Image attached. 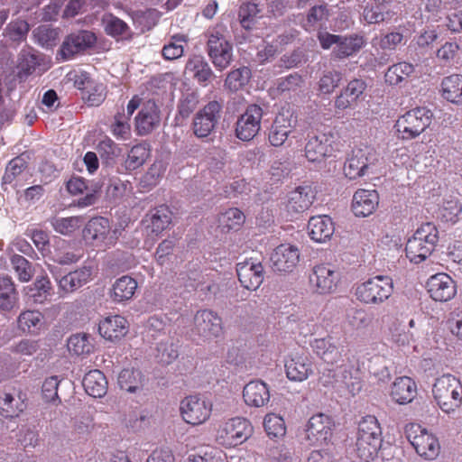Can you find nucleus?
<instances>
[{
  "label": "nucleus",
  "mask_w": 462,
  "mask_h": 462,
  "mask_svg": "<svg viewBox=\"0 0 462 462\" xmlns=\"http://www.w3.org/2000/svg\"><path fill=\"white\" fill-rule=\"evenodd\" d=\"M212 404L206 399L190 395L180 402V412L183 420L191 425L204 423L210 416Z\"/></svg>",
  "instance_id": "obj_13"
},
{
  "label": "nucleus",
  "mask_w": 462,
  "mask_h": 462,
  "mask_svg": "<svg viewBox=\"0 0 462 462\" xmlns=\"http://www.w3.org/2000/svg\"><path fill=\"white\" fill-rule=\"evenodd\" d=\"M243 397L249 406L263 407L270 401V390L263 381H251L244 387Z\"/></svg>",
  "instance_id": "obj_29"
},
{
  "label": "nucleus",
  "mask_w": 462,
  "mask_h": 462,
  "mask_svg": "<svg viewBox=\"0 0 462 462\" xmlns=\"http://www.w3.org/2000/svg\"><path fill=\"white\" fill-rule=\"evenodd\" d=\"M245 217L244 213L236 208H228L219 216V225L222 229L230 231L237 230L244 223Z\"/></svg>",
  "instance_id": "obj_50"
},
{
  "label": "nucleus",
  "mask_w": 462,
  "mask_h": 462,
  "mask_svg": "<svg viewBox=\"0 0 462 462\" xmlns=\"http://www.w3.org/2000/svg\"><path fill=\"white\" fill-rule=\"evenodd\" d=\"M149 157V150L145 144H137L131 148L125 160V168L129 171L141 167Z\"/></svg>",
  "instance_id": "obj_54"
},
{
  "label": "nucleus",
  "mask_w": 462,
  "mask_h": 462,
  "mask_svg": "<svg viewBox=\"0 0 462 462\" xmlns=\"http://www.w3.org/2000/svg\"><path fill=\"white\" fill-rule=\"evenodd\" d=\"M83 237L95 246L109 247L116 243V232L111 229L109 220L106 217L90 219L83 229Z\"/></svg>",
  "instance_id": "obj_11"
},
{
  "label": "nucleus",
  "mask_w": 462,
  "mask_h": 462,
  "mask_svg": "<svg viewBox=\"0 0 462 462\" xmlns=\"http://www.w3.org/2000/svg\"><path fill=\"white\" fill-rule=\"evenodd\" d=\"M297 125V117L290 109H282L279 112L269 130L268 139L273 146L280 147L288 139L289 135Z\"/></svg>",
  "instance_id": "obj_15"
},
{
  "label": "nucleus",
  "mask_w": 462,
  "mask_h": 462,
  "mask_svg": "<svg viewBox=\"0 0 462 462\" xmlns=\"http://www.w3.org/2000/svg\"><path fill=\"white\" fill-rule=\"evenodd\" d=\"M372 316L362 309L351 310L347 314V322L355 329L366 328L372 323Z\"/></svg>",
  "instance_id": "obj_58"
},
{
  "label": "nucleus",
  "mask_w": 462,
  "mask_h": 462,
  "mask_svg": "<svg viewBox=\"0 0 462 462\" xmlns=\"http://www.w3.org/2000/svg\"><path fill=\"white\" fill-rule=\"evenodd\" d=\"M186 71L204 86L208 84L213 77V71L206 61L205 58L200 55H194L189 59L186 64Z\"/></svg>",
  "instance_id": "obj_40"
},
{
  "label": "nucleus",
  "mask_w": 462,
  "mask_h": 462,
  "mask_svg": "<svg viewBox=\"0 0 462 462\" xmlns=\"http://www.w3.org/2000/svg\"><path fill=\"white\" fill-rule=\"evenodd\" d=\"M252 433L249 420L236 417L224 423L218 430V438L226 446H237L245 442Z\"/></svg>",
  "instance_id": "obj_16"
},
{
  "label": "nucleus",
  "mask_w": 462,
  "mask_h": 462,
  "mask_svg": "<svg viewBox=\"0 0 462 462\" xmlns=\"http://www.w3.org/2000/svg\"><path fill=\"white\" fill-rule=\"evenodd\" d=\"M98 331L108 340L120 339L128 332L127 320L120 315L106 317L99 322Z\"/></svg>",
  "instance_id": "obj_33"
},
{
  "label": "nucleus",
  "mask_w": 462,
  "mask_h": 462,
  "mask_svg": "<svg viewBox=\"0 0 462 462\" xmlns=\"http://www.w3.org/2000/svg\"><path fill=\"white\" fill-rule=\"evenodd\" d=\"M356 453L365 462L373 460L382 445V430L377 419L368 415L358 425Z\"/></svg>",
  "instance_id": "obj_2"
},
{
  "label": "nucleus",
  "mask_w": 462,
  "mask_h": 462,
  "mask_svg": "<svg viewBox=\"0 0 462 462\" xmlns=\"http://www.w3.org/2000/svg\"><path fill=\"white\" fill-rule=\"evenodd\" d=\"M188 42V38L184 34L172 35L168 43H166L162 50V55L167 60H174L183 56L184 44Z\"/></svg>",
  "instance_id": "obj_48"
},
{
  "label": "nucleus",
  "mask_w": 462,
  "mask_h": 462,
  "mask_svg": "<svg viewBox=\"0 0 462 462\" xmlns=\"http://www.w3.org/2000/svg\"><path fill=\"white\" fill-rule=\"evenodd\" d=\"M45 324L43 314L36 310H24L16 319L17 329L23 334L39 335Z\"/></svg>",
  "instance_id": "obj_30"
},
{
  "label": "nucleus",
  "mask_w": 462,
  "mask_h": 462,
  "mask_svg": "<svg viewBox=\"0 0 462 462\" xmlns=\"http://www.w3.org/2000/svg\"><path fill=\"white\" fill-rule=\"evenodd\" d=\"M137 286V282L134 278L124 275L114 282L110 296L115 302L127 301L134 295Z\"/></svg>",
  "instance_id": "obj_37"
},
{
  "label": "nucleus",
  "mask_w": 462,
  "mask_h": 462,
  "mask_svg": "<svg viewBox=\"0 0 462 462\" xmlns=\"http://www.w3.org/2000/svg\"><path fill=\"white\" fill-rule=\"evenodd\" d=\"M438 240L439 231L435 225H421L406 243V256L411 262L420 263L432 254Z\"/></svg>",
  "instance_id": "obj_3"
},
{
  "label": "nucleus",
  "mask_w": 462,
  "mask_h": 462,
  "mask_svg": "<svg viewBox=\"0 0 462 462\" xmlns=\"http://www.w3.org/2000/svg\"><path fill=\"white\" fill-rule=\"evenodd\" d=\"M42 58L33 51H22L18 58V74L20 77H28L41 66Z\"/></svg>",
  "instance_id": "obj_45"
},
{
  "label": "nucleus",
  "mask_w": 462,
  "mask_h": 462,
  "mask_svg": "<svg viewBox=\"0 0 462 462\" xmlns=\"http://www.w3.org/2000/svg\"><path fill=\"white\" fill-rule=\"evenodd\" d=\"M427 289L434 300L441 302L451 300L457 292L455 282L444 273L430 276L427 282Z\"/></svg>",
  "instance_id": "obj_21"
},
{
  "label": "nucleus",
  "mask_w": 462,
  "mask_h": 462,
  "mask_svg": "<svg viewBox=\"0 0 462 462\" xmlns=\"http://www.w3.org/2000/svg\"><path fill=\"white\" fill-rule=\"evenodd\" d=\"M433 113L425 106H418L401 116L395 128L402 140H411L420 135L431 124Z\"/></svg>",
  "instance_id": "obj_4"
},
{
  "label": "nucleus",
  "mask_w": 462,
  "mask_h": 462,
  "mask_svg": "<svg viewBox=\"0 0 462 462\" xmlns=\"http://www.w3.org/2000/svg\"><path fill=\"white\" fill-rule=\"evenodd\" d=\"M462 212V205L457 199H445L439 208V217L445 222L456 223Z\"/></svg>",
  "instance_id": "obj_53"
},
{
  "label": "nucleus",
  "mask_w": 462,
  "mask_h": 462,
  "mask_svg": "<svg viewBox=\"0 0 462 462\" xmlns=\"http://www.w3.org/2000/svg\"><path fill=\"white\" fill-rule=\"evenodd\" d=\"M29 29V24L26 21L18 19L7 24L4 34L11 41L18 42L26 36Z\"/></svg>",
  "instance_id": "obj_57"
},
{
  "label": "nucleus",
  "mask_w": 462,
  "mask_h": 462,
  "mask_svg": "<svg viewBox=\"0 0 462 462\" xmlns=\"http://www.w3.org/2000/svg\"><path fill=\"white\" fill-rule=\"evenodd\" d=\"M415 73V67L409 62L402 61L392 65L385 72V81L393 86L407 82Z\"/></svg>",
  "instance_id": "obj_43"
},
{
  "label": "nucleus",
  "mask_w": 462,
  "mask_h": 462,
  "mask_svg": "<svg viewBox=\"0 0 462 462\" xmlns=\"http://www.w3.org/2000/svg\"><path fill=\"white\" fill-rule=\"evenodd\" d=\"M325 374L321 377L324 385L331 384L338 391H345L351 395L360 392L362 385L359 372L352 365H342L333 373V380H324Z\"/></svg>",
  "instance_id": "obj_12"
},
{
  "label": "nucleus",
  "mask_w": 462,
  "mask_h": 462,
  "mask_svg": "<svg viewBox=\"0 0 462 462\" xmlns=\"http://www.w3.org/2000/svg\"><path fill=\"white\" fill-rule=\"evenodd\" d=\"M441 95L448 102L462 105V76L453 74L444 78L441 82Z\"/></svg>",
  "instance_id": "obj_41"
},
{
  "label": "nucleus",
  "mask_w": 462,
  "mask_h": 462,
  "mask_svg": "<svg viewBox=\"0 0 462 462\" xmlns=\"http://www.w3.org/2000/svg\"><path fill=\"white\" fill-rule=\"evenodd\" d=\"M405 433L408 440L416 450L417 454L427 459H435L440 452V445L438 439L419 424L406 426Z\"/></svg>",
  "instance_id": "obj_8"
},
{
  "label": "nucleus",
  "mask_w": 462,
  "mask_h": 462,
  "mask_svg": "<svg viewBox=\"0 0 462 462\" xmlns=\"http://www.w3.org/2000/svg\"><path fill=\"white\" fill-rule=\"evenodd\" d=\"M163 166L161 162H154L142 177L140 185L142 188L150 189L159 182L163 174Z\"/></svg>",
  "instance_id": "obj_59"
},
{
  "label": "nucleus",
  "mask_w": 462,
  "mask_h": 462,
  "mask_svg": "<svg viewBox=\"0 0 462 462\" xmlns=\"http://www.w3.org/2000/svg\"><path fill=\"white\" fill-rule=\"evenodd\" d=\"M24 396L20 392L4 393L0 396V414L5 418H16L26 409Z\"/></svg>",
  "instance_id": "obj_34"
},
{
  "label": "nucleus",
  "mask_w": 462,
  "mask_h": 462,
  "mask_svg": "<svg viewBox=\"0 0 462 462\" xmlns=\"http://www.w3.org/2000/svg\"><path fill=\"white\" fill-rule=\"evenodd\" d=\"M251 78V70L242 67L230 71L225 80V87L230 91H237L245 87Z\"/></svg>",
  "instance_id": "obj_51"
},
{
  "label": "nucleus",
  "mask_w": 462,
  "mask_h": 462,
  "mask_svg": "<svg viewBox=\"0 0 462 462\" xmlns=\"http://www.w3.org/2000/svg\"><path fill=\"white\" fill-rule=\"evenodd\" d=\"M33 33L37 42L44 48H51L57 43L59 35L58 31L48 25L39 26L34 30Z\"/></svg>",
  "instance_id": "obj_56"
},
{
  "label": "nucleus",
  "mask_w": 462,
  "mask_h": 462,
  "mask_svg": "<svg viewBox=\"0 0 462 462\" xmlns=\"http://www.w3.org/2000/svg\"><path fill=\"white\" fill-rule=\"evenodd\" d=\"M285 372L289 380L302 382L313 373L310 358L307 355L296 354L285 362Z\"/></svg>",
  "instance_id": "obj_25"
},
{
  "label": "nucleus",
  "mask_w": 462,
  "mask_h": 462,
  "mask_svg": "<svg viewBox=\"0 0 462 462\" xmlns=\"http://www.w3.org/2000/svg\"><path fill=\"white\" fill-rule=\"evenodd\" d=\"M222 114V105L217 100L209 101L194 116L191 125L198 138L208 137L217 125Z\"/></svg>",
  "instance_id": "obj_9"
},
{
  "label": "nucleus",
  "mask_w": 462,
  "mask_h": 462,
  "mask_svg": "<svg viewBox=\"0 0 462 462\" xmlns=\"http://www.w3.org/2000/svg\"><path fill=\"white\" fill-rule=\"evenodd\" d=\"M11 264L20 282H26L32 278L34 273L32 265L23 256L13 254L11 256Z\"/></svg>",
  "instance_id": "obj_52"
},
{
  "label": "nucleus",
  "mask_w": 462,
  "mask_h": 462,
  "mask_svg": "<svg viewBox=\"0 0 462 462\" xmlns=\"http://www.w3.org/2000/svg\"><path fill=\"white\" fill-rule=\"evenodd\" d=\"M333 143L334 134L331 133L309 135L305 144L306 158L312 162H321L325 157L332 154Z\"/></svg>",
  "instance_id": "obj_20"
},
{
  "label": "nucleus",
  "mask_w": 462,
  "mask_h": 462,
  "mask_svg": "<svg viewBox=\"0 0 462 462\" xmlns=\"http://www.w3.org/2000/svg\"><path fill=\"white\" fill-rule=\"evenodd\" d=\"M310 346L314 353L325 363L334 365L342 358V349L334 342L332 337L315 338Z\"/></svg>",
  "instance_id": "obj_31"
},
{
  "label": "nucleus",
  "mask_w": 462,
  "mask_h": 462,
  "mask_svg": "<svg viewBox=\"0 0 462 462\" xmlns=\"http://www.w3.org/2000/svg\"><path fill=\"white\" fill-rule=\"evenodd\" d=\"M365 44L364 38L358 35L342 36L333 48V55L337 59L349 57L359 51Z\"/></svg>",
  "instance_id": "obj_42"
},
{
  "label": "nucleus",
  "mask_w": 462,
  "mask_h": 462,
  "mask_svg": "<svg viewBox=\"0 0 462 462\" xmlns=\"http://www.w3.org/2000/svg\"><path fill=\"white\" fill-rule=\"evenodd\" d=\"M263 109L258 105H250L236 122V134L242 141L252 140L261 129Z\"/></svg>",
  "instance_id": "obj_17"
},
{
  "label": "nucleus",
  "mask_w": 462,
  "mask_h": 462,
  "mask_svg": "<svg viewBox=\"0 0 462 462\" xmlns=\"http://www.w3.org/2000/svg\"><path fill=\"white\" fill-rule=\"evenodd\" d=\"M118 384L121 389L135 393L143 386V376L138 369L125 368L118 375Z\"/></svg>",
  "instance_id": "obj_44"
},
{
  "label": "nucleus",
  "mask_w": 462,
  "mask_h": 462,
  "mask_svg": "<svg viewBox=\"0 0 462 462\" xmlns=\"http://www.w3.org/2000/svg\"><path fill=\"white\" fill-rule=\"evenodd\" d=\"M93 341L94 339L88 334H75L68 340V349L77 356L89 355L94 351Z\"/></svg>",
  "instance_id": "obj_47"
},
{
  "label": "nucleus",
  "mask_w": 462,
  "mask_h": 462,
  "mask_svg": "<svg viewBox=\"0 0 462 462\" xmlns=\"http://www.w3.org/2000/svg\"><path fill=\"white\" fill-rule=\"evenodd\" d=\"M379 204V195L374 189H358L352 200V210L356 217L371 215Z\"/></svg>",
  "instance_id": "obj_26"
},
{
  "label": "nucleus",
  "mask_w": 462,
  "mask_h": 462,
  "mask_svg": "<svg viewBox=\"0 0 462 462\" xmlns=\"http://www.w3.org/2000/svg\"><path fill=\"white\" fill-rule=\"evenodd\" d=\"M309 279L314 292L329 294L336 291L340 280V273L330 263H319L313 266Z\"/></svg>",
  "instance_id": "obj_10"
},
{
  "label": "nucleus",
  "mask_w": 462,
  "mask_h": 462,
  "mask_svg": "<svg viewBox=\"0 0 462 462\" xmlns=\"http://www.w3.org/2000/svg\"><path fill=\"white\" fill-rule=\"evenodd\" d=\"M393 291L392 278L377 275L358 285L356 295L365 304H381L392 295Z\"/></svg>",
  "instance_id": "obj_7"
},
{
  "label": "nucleus",
  "mask_w": 462,
  "mask_h": 462,
  "mask_svg": "<svg viewBox=\"0 0 462 462\" xmlns=\"http://www.w3.org/2000/svg\"><path fill=\"white\" fill-rule=\"evenodd\" d=\"M417 386L415 382L408 376L395 379L392 385L391 396L399 404L411 402L416 396Z\"/></svg>",
  "instance_id": "obj_36"
},
{
  "label": "nucleus",
  "mask_w": 462,
  "mask_h": 462,
  "mask_svg": "<svg viewBox=\"0 0 462 462\" xmlns=\"http://www.w3.org/2000/svg\"><path fill=\"white\" fill-rule=\"evenodd\" d=\"M18 292L10 277H0V310L10 312L17 307Z\"/></svg>",
  "instance_id": "obj_38"
},
{
  "label": "nucleus",
  "mask_w": 462,
  "mask_h": 462,
  "mask_svg": "<svg viewBox=\"0 0 462 462\" xmlns=\"http://www.w3.org/2000/svg\"><path fill=\"white\" fill-rule=\"evenodd\" d=\"M263 9L254 1L243 3L239 8V20L241 25L246 29H252L258 18L262 17Z\"/></svg>",
  "instance_id": "obj_46"
},
{
  "label": "nucleus",
  "mask_w": 462,
  "mask_h": 462,
  "mask_svg": "<svg viewBox=\"0 0 462 462\" xmlns=\"http://www.w3.org/2000/svg\"><path fill=\"white\" fill-rule=\"evenodd\" d=\"M82 383L86 393L94 398H101L106 393L107 381L99 370H91L86 374Z\"/></svg>",
  "instance_id": "obj_39"
},
{
  "label": "nucleus",
  "mask_w": 462,
  "mask_h": 462,
  "mask_svg": "<svg viewBox=\"0 0 462 462\" xmlns=\"http://www.w3.org/2000/svg\"><path fill=\"white\" fill-rule=\"evenodd\" d=\"M171 222V212L161 206L146 215L143 224L148 235L158 236Z\"/></svg>",
  "instance_id": "obj_32"
},
{
  "label": "nucleus",
  "mask_w": 462,
  "mask_h": 462,
  "mask_svg": "<svg viewBox=\"0 0 462 462\" xmlns=\"http://www.w3.org/2000/svg\"><path fill=\"white\" fill-rule=\"evenodd\" d=\"M334 231V223L331 217L327 215L314 216L309 220V236L317 243H325L329 240Z\"/></svg>",
  "instance_id": "obj_27"
},
{
  "label": "nucleus",
  "mask_w": 462,
  "mask_h": 462,
  "mask_svg": "<svg viewBox=\"0 0 462 462\" xmlns=\"http://www.w3.org/2000/svg\"><path fill=\"white\" fill-rule=\"evenodd\" d=\"M97 42L95 33L89 31H79L68 35L63 41L60 54L64 60L73 58L76 54L92 48Z\"/></svg>",
  "instance_id": "obj_18"
},
{
  "label": "nucleus",
  "mask_w": 462,
  "mask_h": 462,
  "mask_svg": "<svg viewBox=\"0 0 462 462\" xmlns=\"http://www.w3.org/2000/svg\"><path fill=\"white\" fill-rule=\"evenodd\" d=\"M25 168L26 162L21 157H15L10 161L3 176L4 183H12L14 179L23 171Z\"/></svg>",
  "instance_id": "obj_62"
},
{
  "label": "nucleus",
  "mask_w": 462,
  "mask_h": 462,
  "mask_svg": "<svg viewBox=\"0 0 462 462\" xmlns=\"http://www.w3.org/2000/svg\"><path fill=\"white\" fill-rule=\"evenodd\" d=\"M128 121V116L125 114H117L115 116V122L111 125V131L116 137L124 140L128 139L131 133V127Z\"/></svg>",
  "instance_id": "obj_63"
},
{
  "label": "nucleus",
  "mask_w": 462,
  "mask_h": 462,
  "mask_svg": "<svg viewBox=\"0 0 462 462\" xmlns=\"http://www.w3.org/2000/svg\"><path fill=\"white\" fill-rule=\"evenodd\" d=\"M332 426L333 422L328 416L323 413L313 415L306 425V440L312 446L328 444L332 437Z\"/></svg>",
  "instance_id": "obj_14"
},
{
  "label": "nucleus",
  "mask_w": 462,
  "mask_h": 462,
  "mask_svg": "<svg viewBox=\"0 0 462 462\" xmlns=\"http://www.w3.org/2000/svg\"><path fill=\"white\" fill-rule=\"evenodd\" d=\"M236 273L239 282L247 290L255 291L263 283V267L261 263H239L236 265Z\"/></svg>",
  "instance_id": "obj_24"
},
{
  "label": "nucleus",
  "mask_w": 462,
  "mask_h": 462,
  "mask_svg": "<svg viewBox=\"0 0 462 462\" xmlns=\"http://www.w3.org/2000/svg\"><path fill=\"white\" fill-rule=\"evenodd\" d=\"M263 426L270 438H281L286 433L283 419L274 413H269L264 417Z\"/></svg>",
  "instance_id": "obj_55"
},
{
  "label": "nucleus",
  "mask_w": 462,
  "mask_h": 462,
  "mask_svg": "<svg viewBox=\"0 0 462 462\" xmlns=\"http://www.w3.org/2000/svg\"><path fill=\"white\" fill-rule=\"evenodd\" d=\"M136 130L140 135L151 133L160 123V116L156 104L148 100L143 106L136 118Z\"/></svg>",
  "instance_id": "obj_28"
},
{
  "label": "nucleus",
  "mask_w": 462,
  "mask_h": 462,
  "mask_svg": "<svg viewBox=\"0 0 462 462\" xmlns=\"http://www.w3.org/2000/svg\"><path fill=\"white\" fill-rule=\"evenodd\" d=\"M193 329L206 340L217 337L222 332L221 319L212 310H199L194 316Z\"/></svg>",
  "instance_id": "obj_19"
},
{
  "label": "nucleus",
  "mask_w": 462,
  "mask_h": 462,
  "mask_svg": "<svg viewBox=\"0 0 462 462\" xmlns=\"http://www.w3.org/2000/svg\"><path fill=\"white\" fill-rule=\"evenodd\" d=\"M300 261V252L296 246L281 245L271 255L272 268L274 272L291 273Z\"/></svg>",
  "instance_id": "obj_22"
},
{
  "label": "nucleus",
  "mask_w": 462,
  "mask_h": 462,
  "mask_svg": "<svg viewBox=\"0 0 462 462\" xmlns=\"http://www.w3.org/2000/svg\"><path fill=\"white\" fill-rule=\"evenodd\" d=\"M315 198L316 192L311 186H299L289 192L285 204L286 210L291 216L302 213L310 208Z\"/></svg>",
  "instance_id": "obj_23"
},
{
  "label": "nucleus",
  "mask_w": 462,
  "mask_h": 462,
  "mask_svg": "<svg viewBox=\"0 0 462 462\" xmlns=\"http://www.w3.org/2000/svg\"><path fill=\"white\" fill-rule=\"evenodd\" d=\"M432 394L443 412L452 413L462 404V383L450 374H443L436 379Z\"/></svg>",
  "instance_id": "obj_1"
},
{
  "label": "nucleus",
  "mask_w": 462,
  "mask_h": 462,
  "mask_svg": "<svg viewBox=\"0 0 462 462\" xmlns=\"http://www.w3.org/2000/svg\"><path fill=\"white\" fill-rule=\"evenodd\" d=\"M103 23L106 32L112 36L125 35L128 31L127 24L123 20L112 14L106 15L103 18Z\"/></svg>",
  "instance_id": "obj_60"
},
{
  "label": "nucleus",
  "mask_w": 462,
  "mask_h": 462,
  "mask_svg": "<svg viewBox=\"0 0 462 462\" xmlns=\"http://www.w3.org/2000/svg\"><path fill=\"white\" fill-rule=\"evenodd\" d=\"M199 104V96L195 92L184 94L178 104V114L182 118H188Z\"/></svg>",
  "instance_id": "obj_61"
},
{
  "label": "nucleus",
  "mask_w": 462,
  "mask_h": 462,
  "mask_svg": "<svg viewBox=\"0 0 462 462\" xmlns=\"http://www.w3.org/2000/svg\"><path fill=\"white\" fill-rule=\"evenodd\" d=\"M379 162V154L369 145H361L352 150L351 154L344 165L345 175L355 180L365 175L374 173Z\"/></svg>",
  "instance_id": "obj_6"
},
{
  "label": "nucleus",
  "mask_w": 462,
  "mask_h": 462,
  "mask_svg": "<svg viewBox=\"0 0 462 462\" xmlns=\"http://www.w3.org/2000/svg\"><path fill=\"white\" fill-rule=\"evenodd\" d=\"M304 80L298 73L291 74L278 79L277 89L283 92L296 91L303 86Z\"/></svg>",
  "instance_id": "obj_64"
},
{
  "label": "nucleus",
  "mask_w": 462,
  "mask_h": 462,
  "mask_svg": "<svg viewBox=\"0 0 462 462\" xmlns=\"http://www.w3.org/2000/svg\"><path fill=\"white\" fill-rule=\"evenodd\" d=\"M366 88V83L363 79H355L340 92L335 100L337 109L345 110L357 102Z\"/></svg>",
  "instance_id": "obj_35"
},
{
  "label": "nucleus",
  "mask_w": 462,
  "mask_h": 462,
  "mask_svg": "<svg viewBox=\"0 0 462 462\" xmlns=\"http://www.w3.org/2000/svg\"><path fill=\"white\" fill-rule=\"evenodd\" d=\"M223 25H217L208 31L207 51L212 63L218 70L226 69L233 60V46L227 40Z\"/></svg>",
  "instance_id": "obj_5"
},
{
  "label": "nucleus",
  "mask_w": 462,
  "mask_h": 462,
  "mask_svg": "<svg viewBox=\"0 0 462 462\" xmlns=\"http://www.w3.org/2000/svg\"><path fill=\"white\" fill-rule=\"evenodd\" d=\"M84 223L83 217L75 216L69 217H53L51 225L53 229L63 236H69L79 229Z\"/></svg>",
  "instance_id": "obj_49"
}]
</instances>
